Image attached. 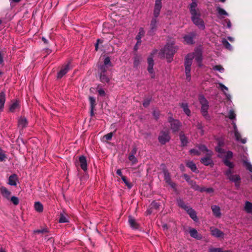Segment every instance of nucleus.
Here are the masks:
<instances>
[{"label": "nucleus", "instance_id": "1", "mask_svg": "<svg viewBox=\"0 0 252 252\" xmlns=\"http://www.w3.org/2000/svg\"><path fill=\"white\" fill-rule=\"evenodd\" d=\"M223 145L222 141H220L218 143V146L216 147V151L219 153L218 156L223 158L224 164L230 169L225 172V175L232 182L235 183L236 187H239V182L240 181V177L237 175H233L231 169L234 167L233 162L230 161L228 159L231 158L233 156V153L231 151L225 152L220 148Z\"/></svg>", "mask_w": 252, "mask_h": 252}, {"label": "nucleus", "instance_id": "2", "mask_svg": "<svg viewBox=\"0 0 252 252\" xmlns=\"http://www.w3.org/2000/svg\"><path fill=\"white\" fill-rule=\"evenodd\" d=\"M194 59L198 65L202 66V51L200 49H196L192 53L189 54L186 57L185 62V73L186 79L189 81L191 79L190 70L192 60Z\"/></svg>", "mask_w": 252, "mask_h": 252}, {"label": "nucleus", "instance_id": "3", "mask_svg": "<svg viewBox=\"0 0 252 252\" xmlns=\"http://www.w3.org/2000/svg\"><path fill=\"white\" fill-rule=\"evenodd\" d=\"M162 0H155V3L154 9V17L152 19L150 24V30L148 32L150 34H153L158 27V21L157 18L158 17L160 10L162 8Z\"/></svg>", "mask_w": 252, "mask_h": 252}, {"label": "nucleus", "instance_id": "4", "mask_svg": "<svg viewBox=\"0 0 252 252\" xmlns=\"http://www.w3.org/2000/svg\"><path fill=\"white\" fill-rule=\"evenodd\" d=\"M178 48L174 45L173 43H168L158 53L160 58H166L168 62H171L172 57Z\"/></svg>", "mask_w": 252, "mask_h": 252}, {"label": "nucleus", "instance_id": "5", "mask_svg": "<svg viewBox=\"0 0 252 252\" xmlns=\"http://www.w3.org/2000/svg\"><path fill=\"white\" fill-rule=\"evenodd\" d=\"M199 149L202 151V153L206 154V156L201 158V162L206 166L213 164V160L211 158L212 152L208 150L204 145H200Z\"/></svg>", "mask_w": 252, "mask_h": 252}, {"label": "nucleus", "instance_id": "6", "mask_svg": "<svg viewBox=\"0 0 252 252\" xmlns=\"http://www.w3.org/2000/svg\"><path fill=\"white\" fill-rule=\"evenodd\" d=\"M199 102L201 105V112L202 115L206 119L209 118L208 110L209 108L208 102L202 95H200L198 97Z\"/></svg>", "mask_w": 252, "mask_h": 252}, {"label": "nucleus", "instance_id": "7", "mask_svg": "<svg viewBox=\"0 0 252 252\" xmlns=\"http://www.w3.org/2000/svg\"><path fill=\"white\" fill-rule=\"evenodd\" d=\"M200 13H197L195 14L191 15V18L193 23L197 26L199 29L203 30L205 28V25L203 20L200 18Z\"/></svg>", "mask_w": 252, "mask_h": 252}, {"label": "nucleus", "instance_id": "8", "mask_svg": "<svg viewBox=\"0 0 252 252\" xmlns=\"http://www.w3.org/2000/svg\"><path fill=\"white\" fill-rule=\"evenodd\" d=\"M232 125L233 126V130L232 133L234 134L236 140L238 142H240L243 144H245L247 142V138H242L241 134L238 131L237 126L235 122H232Z\"/></svg>", "mask_w": 252, "mask_h": 252}, {"label": "nucleus", "instance_id": "9", "mask_svg": "<svg viewBox=\"0 0 252 252\" xmlns=\"http://www.w3.org/2000/svg\"><path fill=\"white\" fill-rule=\"evenodd\" d=\"M107 71L106 69L104 68L103 67H99L98 74L99 75L100 80L103 83H108L110 80V78L106 75L105 72Z\"/></svg>", "mask_w": 252, "mask_h": 252}, {"label": "nucleus", "instance_id": "10", "mask_svg": "<svg viewBox=\"0 0 252 252\" xmlns=\"http://www.w3.org/2000/svg\"><path fill=\"white\" fill-rule=\"evenodd\" d=\"M170 139V137L169 134L168 130L166 131H161L158 136L159 142L162 144H164L166 142H168Z\"/></svg>", "mask_w": 252, "mask_h": 252}, {"label": "nucleus", "instance_id": "11", "mask_svg": "<svg viewBox=\"0 0 252 252\" xmlns=\"http://www.w3.org/2000/svg\"><path fill=\"white\" fill-rule=\"evenodd\" d=\"M169 122L171 125V128L174 132L178 131L181 126L180 122L177 120H174L171 117L169 118Z\"/></svg>", "mask_w": 252, "mask_h": 252}, {"label": "nucleus", "instance_id": "12", "mask_svg": "<svg viewBox=\"0 0 252 252\" xmlns=\"http://www.w3.org/2000/svg\"><path fill=\"white\" fill-rule=\"evenodd\" d=\"M148 71L149 73L151 74V77L152 78H155V74L153 69L154 66V61L153 59V57L151 56L149 57L148 58Z\"/></svg>", "mask_w": 252, "mask_h": 252}, {"label": "nucleus", "instance_id": "13", "mask_svg": "<svg viewBox=\"0 0 252 252\" xmlns=\"http://www.w3.org/2000/svg\"><path fill=\"white\" fill-rule=\"evenodd\" d=\"M210 231L211 234L217 238H223L224 236V233L216 228L211 227Z\"/></svg>", "mask_w": 252, "mask_h": 252}, {"label": "nucleus", "instance_id": "14", "mask_svg": "<svg viewBox=\"0 0 252 252\" xmlns=\"http://www.w3.org/2000/svg\"><path fill=\"white\" fill-rule=\"evenodd\" d=\"M145 34V31L144 30V29L142 28H140L139 30L138 33L137 35L136 36V39L137 40V43L136 44L134 49L136 50L137 49V46L138 44H139L141 43V38L144 36Z\"/></svg>", "mask_w": 252, "mask_h": 252}, {"label": "nucleus", "instance_id": "15", "mask_svg": "<svg viewBox=\"0 0 252 252\" xmlns=\"http://www.w3.org/2000/svg\"><path fill=\"white\" fill-rule=\"evenodd\" d=\"M79 161L81 168L83 171H86L87 170V163L86 158L82 156L80 157Z\"/></svg>", "mask_w": 252, "mask_h": 252}, {"label": "nucleus", "instance_id": "16", "mask_svg": "<svg viewBox=\"0 0 252 252\" xmlns=\"http://www.w3.org/2000/svg\"><path fill=\"white\" fill-rule=\"evenodd\" d=\"M70 69L69 63L64 65L58 74V78H61Z\"/></svg>", "mask_w": 252, "mask_h": 252}, {"label": "nucleus", "instance_id": "17", "mask_svg": "<svg viewBox=\"0 0 252 252\" xmlns=\"http://www.w3.org/2000/svg\"><path fill=\"white\" fill-rule=\"evenodd\" d=\"M164 176L165 182L172 188H174L175 187V184L171 181L169 172L168 171H164Z\"/></svg>", "mask_w": 252, "mask_h": 252}, {"label": "nucleus", "instance_id": "18", "mask_svg": "<svg viewBox=\"0 0 252 252\" xmlns=\"http://www.w3.org/2000/svg\"><path fill=\"white\" fill-rule=\"evenodd\" d=\"M28 125L27 119L24 117H20L18 121V127L23 129L25 127Z\"/></svg>", "mask_w": 252, "mask_h": 252}, {"label": "nucleus", "instance_id": "19", "mask_svg": "<svg viewBox=\"0 0 252 252\" xmlns=\"http://www.w3.org/2000/svg\"><path fill=\"white\" fill-rule=\"evenodd\" d=\"M214 215L217 218H220L221 216L220 209L219 206L217 205H213L211 206Z\"/></svg>", "mask_w": 252, "mask_h": 252}, {"label": "nucleus", "instance_id": "20", "mask_svg": "<svg viewBox=\"0 0 252 252\" xmlns=\"http://www.w3.org/2000/svg\"><path fill=\"white\" fill-rule=\"evenodd\" d=\"M197 1H192L189 5V10L191 15L199 13L198 9L196 8L197 7Z\"/></svg>", "mask_w": 252, "mask_h": 252}, {"label": "nucleus", "instance_id": "21", "mask_svg": "<svg viewBox=\"0 0 252 252\" xmlns=\"http://www.w3.org/2000/svg\"><path fill=\"white\" fill-rule=\"evenodd\" d=\"M159 206V204L155 201H153L150 205V208L148 209L146 212V215H150L153 212V210H157Z\"/></svg>", "mask_w": 252, "mask_h": 252}, {"label": "nucleus", "instance_id": "22", "mask_svg": "<svg viewBox=\"0 0 252 252\" xmlns=\"http://www.w3.org/2000/svg\"><path fill=\"white\" fill-rule=\"evenodd\" d=\"M186 211L188 213V214L189 215L190 217L194 221L197 220V217L196 216V214L195 211L192 209L191 207H189Z\"/></svg>", "mask_w": 252, "mask_h": 252}, {"label": "nucleus", "instance_id": "23", "mask_svg": "<svg viewBox=\"0 0 252 252\" xmlns=\"http://www.w3.org/2000/svg\"><path fill=\"white\" fill-rule=\"evenodd\" d=\"M191 186H192V188L194 189L200 190L201 191H206V192H209V193H212L214 191L213 189L212 188H211L200 189L199 186H197V185H196L195 184H191Z\"/></svg>", "mask_w": 252, "mask_h": 252}, {"label": "nucleus", "instance_id": "24", "mask_svg": "<svg viewBox=\"0 0 252 252\" xmlns=\"http://www.w3.org/2000/svg\"><path fill=\"white\" fill-rule=\"evenodd\" d=\"M0 191L2 196L7 199H9L10 195V192L5 187H1L0 188Z\"/></svg>", "mask_w": 252, "mask_h": 252}, {"label": "nucleus", "instance_id": "25", "mask_svg": "<svg viewBox=\"0 0 252 252\" xmlns=\"http://www.w3.org/2000/svg\"><path fill=\"white\" fill-rule=\"evenodd\" d=\"M180 106L183 109L184 113L188 116L190 115V111L189 108L188 104L186 102H183L180 104Z\"/></svg>", "mask_w": 252, "mask_h": 252}, {"label": "nucleus", "instance_id": "26", "mask_svg": "<svg viewBox=\"0 0 252 252\" xmlns=\"http://www.w3.org/2000/svg\"><path fill=\"white\" fill-rule=\"evenodd\" d=\"M17 178L15 174L11 175L9 177L8 184L10 186H15L17 185Z\"/></svg>", "mask_w": 252, "mask_h": 252}, {"label": "nucleus", "instance_id": "27", "mask_svg": "<svg viewBox=\"0 0 252 252\" xmlns=\"http://www.w3.org/2000/svg\"><path fill=\"white\" fill-rule=\"evenodd\" d=\"M194 36V34L193 33H191L189 34L185 35L184 37V40L187 44H192L193 38Z\"/></svg>", "mask_w": 252, "mask_h": 252}, {"label": "nucleus", "instance_id": "28", "mask_svg": "<svg viewBox=\"0 0 252 252\" xmlns=\"http://www.w3.org/2000/svg\"><path fill=\"white\" fill-rule=\"evenodd\" d=\"M34 207L35 211L39 213L42 212L43 211V205L39 201H37L34 203Z\"/></svg>", "mask_w": 252, "mask_h": 252}, {"label": "nucleus", "instance_id": "29", "mask_svg": "<svg viewBox=\"0 0 252 252\" xmlns=\"http://www.w3.org/2000/svg\"><path fill=\"white\" fill-rule=\"evenodd\" d=\"M189 234L193 238L197 239H200L201 238V235H198L197 230L194 228H192L189 230Z\"/></svg>", "mask_w": 252, "mask_h": 252}, {"label": "nucleus", "instance_id": "30", "mask_svg": "<svg viewBox=\"0 0 252 252\" xmlns=\"http://www.w3.org/2000/svg\"><path fill=\"white\" fill-rule=\"evenodd\" d=\"M128 222L129 223L130 226L133 229H137L138 228V224L135 221V220L133 219L132 217H129Z\"/></svg>", "mask_w": 252, "mask_h": 252}, {"label": "nucleus", "instance_id": "31", "mask_svg": "<svg viewBox=\"0 0 252 252\" xmlns=\"http://www.w3.org/2000/svg\"><path fill=\"white\" fill-rule=\"evenodd\" d=\"M112 64L110 61V59L109 57H106L104 60V64L100 65L99 67H103L104 68L107 70V68L109 66H111Z\"/></svg>", "mask_w": 252, "mask_h": 252}, {"label": "nucleus", "instance_id": "32", "mask_svg": "<svg viewBox=\"0 0 252 252\" xmlns=\"http://www.w3.org/2000/svg\"><path fill=\"white\" fill-rule=\"evenodd\" d=\"M243 164L244 166L247 168V170H249L251 172H252V164L248 159H243Z\"/></svg>", "mask_w": 252, "mask_h": 252}, {"label": "nucleus", "instance_id": "33", "mask_svg": "<svg viewBox=\"0 0 252 252\" xmlns=\"http://www.w3.org/2000/svg\"><path fill=\"white\" fill-rule=\"evenodd\" d=\"M5 101V94L3 92L0 93V110H1L4 104Z\"/></svg>", "mask_w": 252, "mask_h": 252}, {"label": "nucleus", "instance_id": "34", "mask_svg": "<svg viewBox=\"0 0 252 252\" xmlns=\"http://www.w3.org/2000/svg\"><path fill=\"white\" fill-rule=\"evenodd\" d=\"M187 166L189 167L191 171H192L194 172H197V168L196 165L191 161H188L187 163Z\"/></svg>", "mask_w": 252, "mask_h": 252}, {"label": "nucleus", "instance_id": "35", "mask_svg": "<svg viewBox=\"0 0 252 252\" xmlns=\"http://www.w3.org/2000/svg\"><path fill=\"white\" fill-rule=\"evenodd\" d=\"M177 203H178V205L180 207L184 209L185 211L189 207V206L185 204V203L184 202V201L180 198L177 199Z\"/></svg>", "mask_w": 252, "mask_h": 252}, {"label": "nucleus", "instance_id": "36", "mask_svg": "<svg viewBox=\"0 0 252 252\" xmlns=\"http://www.w3.org/2000/svg\"><path fill=\"white\" fill-rule=\"evenodd\" d=\"M217 11L219 15L220 16H222V15L228 16V13L224 9L220 8V7H217Z\"/></svg>", "mask_w": 252, "mask_h": 252}, {"label": "nucleus", "instance_id": "37", "mask_svg": "<svg viewBox=\"0 0 252 252\" xmlns=\"http://www.w3.org/2000/svg\"><path fill=\"white\" fill-rule=\"evenodd\" d=\"M209 252H232L231 251L228 250L223 251L221 248H211L209 249Z\"/></svg>", "mask_w": 252, "mask_h": 252}, {"label": "nucleus", "instance_id": "38", "mask_svg": "<svg viewBox=\"0 0 252 252\" xmlns=\"http://www.w3.org/2000/svg\"><path fill=\"white\" fill-rule=\"evenodd\" d=\"M222 43L223 45L226 47V48L231 50L232 49V47L230 45V44L227 41V40L225 38L222 39Z\"/></svg>", "mask_w": 252, "mask_h": 252}, {"label": "nucleus", "instance_id": "39", "mask_svg": "<svg viewBox=\"0 0 252 252\" xmlns=\"http://www.w3.org/2000/svg\"><path fill=\"white\" fill-rule=\"evenodd\" d=\"M180 140L181 141L182 145L183 146L186 145L187 143H188V141H187V138L186 137L185 135L184 134H183L182 133H181L180 134Z\"/></svg>", "mask_w": 252, "mask_h": 252}, {"label": "nucleus", "instance_id": "40", "mask_svg": "<svg viewBox=\"0 0 252 252\" xmlns=\"http://www.w3.org/2000/svg\"><path fill=\"white\" fill-rule=\"evenodd\" d=\"M89 101H90V103L91 108L94 109V107L96 105L95 98L93 96H90L89 97Z\"/></svg>", "mask_w": 252, "mask_h": 252}, {"label": "nucleus", "instance_id": "41", "mask_svg": "<svg viewBox=\"0 0 252 252\" xmlns=\"http://www.w3.org/2000/svg\"><path fill=\"white\" fill-rule=\"evenodd\" d=\"M200 147V146L198 147V149H193L190 150V154H192L193 155H200L201 152H202V151L200 150V149H199Z\"/></svg>", "mask_w": 252, "mask_h": 252}, {"label": "nucleus", "instance_id": "42", "mask_svg": "<svg viewBox=\"0 0 252 252\" xmlns=\"http://www.w3.org/2000/svg\"><path fill=\"white\" fill-rule=\"evenodd\" d=\"M18 106V102L17 101L14 102L10 106L9 110L11 112H14Z\"/></svg>", "mask_w": 252, "mask_h": 252}, {"label": "nucleus", "instance_id": "43", "mask_svg": "<svg viewBox=\"0 0 252 252\" xmlns=\"http://www.w3.org/2000/svg\"><path fill=\"white\" fill-rule=\"evenodd\" d=\"M228 118L231 120L236 119V114L233 110L231 109L229 111L228 113Z\"/></svg>", "mask_w": 252, "mask_h": 252}, {"label": "nucleus", "instance_id": "44", "mask_svg": "<svg viewBox=\"0 0 252 252\" xmlns=\"http://www.w3.org/2000/svg\"><path fill=\"white\" fill-rule=\"evenodd\" d=\"M213 69L214 70H217L220 72H223L224 71L223 67L220 65H217L213 66Z\"/></svg>", "mask_w": 252, "mask_h": 252}, {"label": "nucleus", "instance_id": "45", "mask_svg": "<svg viewBox=\"0 0 252 252\" xmlns=\"http://www.w3.org/2000/svg\"><path fill=\"white\" fill-rule=\"evenodd\" d=\"M122 179L128 189H130L132 188V184L126 180L125 176H122Z\"/></svg>", "mask_w": 252, "mask_h": 252}, {"label": "nucleus", "instance_id": "46", "mask_svg": "<svg viewBox=\"0 0 252 252\" xmlns=\"http://www.w3.org/2000/svg\"><path fill=\"white\" fill-rule=\"evenodd\" d=\"M141 61V58L140 57L136 56L134 58V66H137L140 63V62Z\"/></svg>", "mask_w": 252, "mask_h": 252}, {"label": "nucleus", "instance_id": "47", "mask_svg": "<svg viewBox=\"0 0 252 252\" xmlns=\"http://www.w3.org/2000/svg\"><path fill=\"white\" fill-rule=\"evenodd\" d=\"M59 222L61 223L67 222H68V219L63 215L61 214L59 219Z\"/></svg>", "mask_w": 252, "mask_h": 252}, {"label": "nucleus", "instance_id": "48", "mask_svg": "<svg viewBox=\"0 0 252 252\" xmlns=\"http://www.w3.org/2000/svg\"><path fill=\"white\" fill-rule=\"evenodd\" d=\"M6 158L4 152L0 148V161H3Z\"/></svg>", "mask_w": 252, "mask_h": 252}, {"label": "nucleus", "instance_id": "49", "mask_svg": "<svg viewBox=\"0 0 252 252\" xmlns=\"http://www.w3.org/2000/svg\"><path fill=\"white\" fill-rule=\"evenodd\" d=\"M128 159L132 162V164L137 162V159L133 155H129L128 157Z\"/></svg>", "mask_w": 252, "mask_h": 252}, {"label": "nucleus", "instance_id": "50", "mask_svg": "<svg viewBox=\"0 0 252 252\" xmlns=\"http://www.w3.org/2000/svg\"><path fill=\"white\" fill-rule=\"evenodd\" d=\"M113 135V134L112 132L109 133L103 136V139H105L106 140H110L112 139Z\"/></svg>", "mask_w": 252, "mask_h": 252}, {"label": "nucleus", "instance_id": "51", "mask_svg": "<svg viewBox=\"0 0 252 252\" xmlns=\"http://www.w3.org/2000/svg\"><path fill=\"white\" fill-rule=\"evenodd\" d=\"M11 201L14 205H17L19 203V199L17 197L12 196L11 197Z\"/></svg>", "mask_w": 252, "mask_h": 252}, {"label": "nucleus", "instance_id": "52", "mask_svg": "<svg viewBox=\"0 0 252 252\" xmlns=\"http://www.w3.org/2000/svg\"><path fill=\"white\" fill-rule=\"evenodd\" d=\"M219 87L220 88V89L221 90V91H222L223 92H224L225 91H228V88L227 87H226L225 86H224L223 84L220 83H219Z\"/></svg>", "mask_w": 252, "mask_h": 252}, {"label": "nucleus", "instance_id": "53", "mask_svg": "<svg viewBox=\"0 0 252 252\" xmlns=\"http://www.w3.org/2000/svg\"><path fill=\"white\" fill-rule=\"evenodd\" d=\"M196 127L199 130V133H200L201 135H202L203 134V127L201 125V124L200 123H198L196 125Z\"/></svg>", "mask_w": 252, "mask_h": 252}, {"label": "nucleus", "instance_id": "54", "mask_svg": "<svg viewBox=\"0 0 252 252\" xmlns=\"http://www.w3.org/2000/svg\"><path fill=\"white\" fill-rule=\"evenodd\" d=\"M150 98H149L145 99L143 102V106L145 107H147L150 104Z\"/></svg>", "mask_w": 252, "mask_h": 252}, {"label": "nucleus", "instance_id": "55", "mask_svg": "<svg viewBox=\"0 0 252 252\" xmlns=\"http://www.w3.org/2000/svg\"><path fill=\"white\" fill-rule=\"evenodd\" d=\"M98 94L101 96H104L105 95V92L102 89H99L98 90Z\"/></svg>", "mask_w": 252, "mask_h": 252}, {"label": "nucleus", "instance_id": "56", "mask_svg": "<svg viewBox=\"0 0 252 252\" xmlns=\"http://www.w3.org/2000/svg\"><path fill=\"white\" fill-rule=\"evenodd\" d=\"M162 227L163 230L165 232H166V231H167V230L168 229V226L167 224L164 223L162 224Z\"/></svg>", "mask_w": 252, "mask_h": 252}, {"label": "nucleus", "instance_id": "57", "mask_svg": "<svg viewBox=\"0 0 252 252\" xmlns=\"http://www.w3.org/2000/svg\"><path fill=\"white\" fill-rule=\"evenodd\" d=\"M154 116L156 119H158L159 116V112L157 111H154L153 113Z\"/></svg>", "mask_w": 252, "mask_h": 252}, {"label": "nucleus", "instance_id": "58", "mask_svg": "<svg viewBox=\"0 0 252 252\" xmlns=\"http://www.w3.org/2000/svg\"><path fill=\"white\" fill-rule=\"evenodd\" d=\"M226 22L227 23V27L228 28H231V22L229 20H225Z\"/></svg>", "mask_w": 252, "mask_h": 252}, {"label": "nucleus", "instance_id": "59", "mask_svg": "<svg viewBox=\"0 0 252 252\" xmlns=\"http://www.w3.org/2000/svg\"><path fill=\"white\" fill-rule=\"evenodd\" d=\"M100 42V39H98L97 40V42L96 43V44H95V50H97L98 49V44Z\"/></svg>", "mask_w": 252, "mask_h": 252}, {"label": "nucleus", "instance_id": "60", "mask_svg": "<svg viewBox=\"0 0 252 252\" xmlns=\"http://www.w3.org/2000/svg\"><path fill=\"white\" fill-rule=\"evenodd\" d=\"M224 94H225V96L226 97V98L228 100H230L231 99V95L230 94L226 93L224 92Z\"/></svg>", "mask_w": 252, "mask_h": 252}, {"label": "nucleus", "instance_id": "61", "mask_svg": "<svg viewBox=\"0 0 252 252\" xmlns=\"http://www.w3.org/2000/svg\"><path fill=\"white\" fill-rule=\"evenodd\" d=\"M117 174L118 175H119V176H120L121 177V178H122V176H123L121 169H118L117 170Z\"/></svg>", "mask_w": 252, "mask_h": 252}, {"label": "nucleus", "instance_id": "62", "mask_svg": "<svg viewBox=\"0 0 252 252\" xmlns=\"http://www.w3.org/2000/svg\"><path fill=\"white\" fill-rule=\"evenodd\" d=\"M136 149L135 148H134L131 151V153L130 154V155H135V154H136Z\"/></svg>", "mask_w": 252, "mask_h": 252}, {"label": "nucleus", "instance_id": "63", "mask_svg": "<svg viewBox=\"0 0 252 252\" xmlns=\"http://www.w3.org/2000/svg\"><path fill=\"white\" fill-rule=\"evenodd\" d=\"M37 232L38 233H44V232H47V230L46 229H42V230H37Z\"/></svg>", "mask_w": 252, "mask_h": 252}, {"label": "nucleus", "instance_id": "64", "mask_svg": "<svg viewBox=\"0 0 252 252\" xmlns=\"http://www.w3.org/2000/svg\"><path fill=\"white\" fill-rule=\"evenodd\" d=\"M227 38L231 42H232V41H234V38L233 37H231V36H228L227 37Z\"/></svg>", "mask_w": 252, "mask_h": 252}]
</instances>
